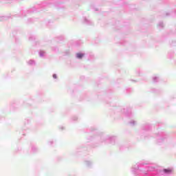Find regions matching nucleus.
Here are the masks:
<instances>
[{
    "label": "nucleus",
    "mask_w": 176,
    "mask_h": 176,
    "mask_svg": "<svg viewBox=\"0 0 176 176\" xmlns=\"http://www.w3.org/2000/svg\"><path fill=\"white\" fill-rule=\"evenodd\" d=\"M82 57H83V54H80V53L77 54L78 58H82Z\"/></svg>",
    "instance_id": "1"
},
{
    "label": "nucleus",
    "mask_w": 176,
    "mask_h": 176,
    "mask_svg": "<svg viewBox=\"0 0 176 176\" xmlns=\"http://www.w3.org/2000/svg\"><path fill=\"white\" fill-rule=\"evenodd\" d=\"M164 173H171L172 170L168 168V169H164Z\"/></svg>",
    "instance_id": "2"
}]
</instances>
